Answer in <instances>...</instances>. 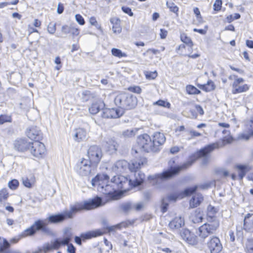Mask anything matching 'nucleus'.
Returning a JSON list of instances; mask_svg holds the SVG:
<instances>
[{
	"label": "nucleus",
	"instance_id": "obj_1",
	"mask_svg": "<svg viewBox=\"0 0 253 253\" xmlns=\"http://www.w3.org/2000/svg\"><path fill=\"white\" fill-rule=\"evenodd\" d=\"M109 176L107 174H97L91 180L92 186H97L98 192L105 195V201L98 196L82 203H76L70 206L69 210H64L62 212L51 215L48 218L50 223H57L66 219H73L76 214L82 211H88L105 205L110 201L117 200L121 198L119 191L126 189L127 177L123 175L114 176L111 179V184H108Z\"/></svg>",
	"mask_w": 253,
	"mask_h": 253
},
{
	"label": "nucleus",
	"instance_id": "obj_2",
	"mask_svg": "<svg viewBox=\"0 0 253 253\" xmlns=\"http://www.w3.org/2000/svg\"><path fill=\"white\" fill-rule=\"evenodd\" d=\"M218 147L217 143L209 144L191 155L186 162L180 165L170 166L161 173L149 175L148 179L154 181L156 184H159L177 175L182 170L191 167L197 159L200 158H202V165H206L208 163L210 153Z\"/></svg>",
	"mask_w": 253,
	"mask_h": 253
},
{
	"label": "nucleus",
	"instance_id": "obj_3",
	"mask_svg": "<svg viewBox=\"0 0 253 253\" xmlns=\"http://www.w3.org/2000/svg\"><path fill=\"white\" fill-rule=\"evenodd\" d=\"M152 139L150 136L144 133L137 138V144L140 151L149 153H158L162 149V146L166 141V137L163 133L156 132L154 133Z\"/></svg>",
	"mask_w": 253,
	"mask_h": 253
},
{
	"label": "nucleus",
	"instance_id": "obj_4",
	"mask_svg": "<svg viewBox=\"0 0 253 253\" xmlns=\"http://www.w3.org/2000/svg\"><path fill=\"white\" fill-rule=\"evenodd\" d=\"M114 102L116 106L125 111V110L134 108L137 104V99L130 93L123 92L116 96Z\"/></svg>",
	"mask_w": 253,
	"mask_h": 253
},
{
	"label": "nucleus",
	"instance_id": "obj_5",
	"mask_svg": "<svg viewBox=\"0 0 253 253\" xmlns=\"http://www.w3.org/2000/svg\"><path fill=\"white\" fill-rule=\"evenodd\" d=\"M87 155L92 167L97 168L103 156L102 149L99 146L91 145L88 149Z\"/></svg>",
	"mask_w": 253,
	"mask_h": 253
},
{
	"label": "nucleus",
	"instance_id": "obj_6",
	"mask_svg": "<svg viewBox=\"0 0 253 253\" xmlns=\"http://www.w3.org/2000/svg\"><path fill=\"white\" fill-rule=\"evenodd\" d=\"M96 168H93L92 164L89 163L87 159L83 158L82 160L78 162L74 167L75 171L80 175L87 176L94 171Z\"/></svg>",
	"mask_w": 253,
	"mask_h": 253
},
{
	"label": "nucleus",
	"instance_id": "obj_7",
	"mask_svg": "<svg viewBox=\"0 0 253 253\" xmlns=\"http://www.w3.org/2000/svg\"><path fill=\"white\" fill-rule=\"evenodd\" d=\"M67 245V243L65 239L57 238L55 239L51 244L46 243L42 246L39 247V252L40 253H48L53 250H58L61 246H64Z\"/></svg>",
	"mask_w": 253,
	"mask_h": 253
},
{
	"label": "nucleus",
	"instance_id": "obj_8",
	"mask_svg": "<svg viewBox=\"0 0 253 253\" xmlns=\"http://www.w3.org/2000/svg\"><path fill=\"white\" fill-rule=\"evenodd\" d=\"M218 221H213L210 223H204L199 228V236L203 239L206 238L209 234H212L219 227Z\"/></svg>",
	"mask_w": 253,
	"mask_h": 253
},
{
	"label": "nucleus",
	"instance_id": "obj_9",
	"mask_svg": "<svg viewBox=\"0 0 253 253\" xmlns=\"http://www.w3.org/2000/svg\"><path fill=\"white\" fill-rule=\"evenodd\" d=\"M179 234L182 239L187 244L192 246H196L199 243V239L193 232L187 228L179 230Z\"/></svg>",
	"mask_w": 253,
	"mask_h": 253
},
{
	"label": "nucleus",
	"instance_id": "obj_10",
	"mask_svg": "<svg viewBox=\"0 0 253 253\" xmlns=\"http://www.w3.org/2000/svg\"><path fill=\"white\" fill-rule=\"evenodd\" d=\"M125 111L120 108H105L102 110L101 117L105 119H115L122 116Z\"/></svg>",
	"mask_w": 253,
	"mask_h": 253
},
{
	"label": "nucleus",
	"instance_id": "obj_11",
	"mask_svg": "<svg viewBox=\"0 0 253 253\" xmlns=\"http://www.w3.org/2000/svg\"><path fill=\"white\" fill-rule=\"evenodd\" d=\"M42 219H38L29 227L26 229L22 233L21 236L23 238L29 236H34L40 231V227L42 225Z\"/></svg>",
	"mask_w": 253,
	"mask_h": 253
},
{
	"label": "nucleus",
	"instance_id": "obj_12",
	"mask_svg": "<svg viewBox=\"0 0 253 253\" xmlns=\"http://www.w3.org/2000/svg\"><path fill=\"white\" fill-rule=\"evenodd\" d=\"M31 154L35 157H42L45 151V147L43 143L39 141L32 142L30 148Z\"/></svg>",
	"mask_w": 253,
	"mask_h": 253
},
{
	"label": "nucleus",
	"instance_id": "obj_13",
	"mask_svg": "<svg viewBox=\"0 0 253 253\" xmlns=\"http://www.w3.org/2000/svg\"><path fill=\"white\" fill-rule=\"evenodd\" d=\"M15 150L24 152L30 150L32 142H29L25 138H17L14 142Z\"/></svg>",
	"mask_w": 253,
	"mask_h": 253
},
{
	"label": "nucleus",
	"instance_id": "obj_14",
	"mask_svg": "<svg viewBox=\"0 0 253 253\" xmlns=\"http://www.w3.org/2000/svg\"><path fill=\"white\" fill-rule=\"evenodd\" d=\"M207 247L211 253H219L223 248L219 239L216 236H213L207 242Z\"/></svg>",
	"mask_w": 253,
	"mask_h": 253
},
{
	"label": "nucleus",
	"instance_id": "obj_15",
	"mask_svg": "<svg viewBox=\"0 0 253 253\" xmlns=\"http://www.w3.org/2000/svg\"><path fill=\"white\" fill-rule=\"evenodd\" d=\"M26 134L30 139L40 141L42 138V134L40 128L37 126H32L27 128Z\"/></svg>",
	"mask_w": 253,
	"mask_h": 253
},
{
	"label": "nucleus",
	"instance_id": "obj_16",
	"mask_svg": "<svg viewBox=\"0 0 253 253\" xmlns=\"http://www.w3.org/2000/svg\"><path fill=\"white\" fill-rule=\"evenodd\" d=\"M63 211H62V212ZM60 213H61V212H60ZM58 213H59V212L56 213L55 214H50L46 219L45 220H42V225H41L40 227V231H41L42 233L45 234L46 235L51 236V237H54L55 236V233L51 230L47 226V224H58L62 223L64 222L65 221L67 220V219H66L64 220L63 222L57 223H50L49 222L48 218L52 215H55L57 214Z\"/></svg>",
	"mask_w": 253,
	"mask_h": 253
},
{
	"label": "nucleus",
	"instance_id": "obj_17",
	"mask_svg": "<svg viewBox=\"0 0 253 253\" xmlns=\"http://www.w3.org/2000/svg\"><path fill=\"white\" fill-rule=\"evenodd\" d=\"M104 234V232L100 229H97L94 230H90L86 232L82 233L81 234V237L83 239V242L90 240L93 238H96Z\"/></svg>",
	"mask_w": 253,
	"mask_h": 253
},
{
	"label": "nucleus",
	"instance_id": "obj_18",
	"mask_svg": "<svg viewBox=\"0 0 253 253\" xmlns=\"http://www.w3.org/2000/svg\"><path fill=\"white\" fill-rule=\"evenodd\" d=\"M198 188V185L186 187L184 190L179 192L180 199H181L193 195L197 192Z\"/></svg>",
	"mask_w": 253,
	"mask_h": 253
},
{
	"label": "nucleus",
	"instance_id": "obj_19",
	"mask_svg": "<svg viewBox=\"0 0 253 253\" xmlns=\"http://www.w3.org/2000/svg\"><path fill=\"white\" fill-rule=\"evenodd\" d=\"M129 164L125 160H120L116 162L113 169L118 172H123L128 168Z\"/></svg>",
	"mask_w": 253,
	"mask_h": 253
},
{
	"label": "nucleus",
	"instance_id": "obj_20",
	"mask_svg": "<svg viewBox=\"0 0 253 253\" xmlns=\"http://www.w3.org/2000/svg\"><path fill=\"white\" fill-rule=\"evenodd\" d=\"M10 247L11 244L6 239L0 237V253H12Z\"/></svg>",
	"mask_w": 253,
	"mask_h": 253
},
{
	"label": "nucleus",
	"instance_id": "obj_21",
	"mask_svg": "<svg viewBox=\"0 0 253 253\" xmlns=\"http://www.w3.org/2000/svg\"><path fill=\"white\" fill-rule=\"evenodd\" d=\"M61 32L65 35V36L63 37L64 38H65L67 35L70 33H71L73 37L78 36L80 33L79 29L67 25L62 26Z\"/></svg>",
	"mask_w": 253,
	"mask_h": 253
},
{
	"label": "nucleus",
	"instance_id": "obj_22",
	"mask_svg": "<svg viewBox=\"0 0 253 253\" xmlns=\"http://www.w3.org/2000/svg\"><path fill=\"white\" fill-rule=\"evenodd\" d=\"M185 224L183 218L181 216L176 217L169 223V226L171 229H178Z\"/></svg>",
	"mask_w": 253,
	"mask_h": 253
},
{
	"label": "nucleus",
	"instance_id": "obj_23",
	"mask_svg": "<svg viewBox=\"0 0 253 253\" xmlns=\"http://www.w3.org/2000/svg\"><path fill=\"white\" fill-rule=\"evenodd\" d=\"M238 170V176L239 180H242L247 172L250 170V168L246 165L237 164L235 166Z\"/></svg>",
	"mask_w": 253,
	"mask_h": 253
},
{
	"label": "nucleus",
	"instance_id": "obj_24",
	"mask_svg": "<svg viewBox=\"0 0 253 253\" xmlns=\"http://www.w3.org/2000/svg\"><path fill=\"white\" fill-rule=\"evenodd\" d=\"M74 136L76 141L78 142L84 141L86 138V132L84 129L79 128L76 129Z\"/></svg>",
	"mask_w": 253,
	"mask_h": 253
},
{
	"label": "nucleus",
	"instance_id": "obj_25",
	"mask_svg": "<svg viewBox=\"0 0 253 253\" xmlns=\"http://www.w3.org/2000/svg\"><path fill=\"white\" fill-rule=\"evenodd\" d=\"M142 183H141L137 179H135L134 180H131L130 179H128L127 178V185H126V189H124L123 190V192H126L129 190L130 189H132L133 188H135L140 186Z\"/></svg>",
	"mask_w": 253,
	"mask_h": 253
},
{
	"label": "nucleus",
	"instance_id": "obj_26",
	"mask_svg": "<svg viewBox=\"0 0 253 253\" xmlns=\"http://www.w3.org/2000/svg\"><path fill=\"white\" fill-rule=\"evenodd\" d=\"M197 85L201 89L206 92H210L215 88L214 83L211 80H209L206 84H198Z\"/></svg>",
	"mask_w": 253,
	"mask_h": 253
},
{
	"label": "nucleus",
	"instance_id": "obj_27",
	"mask_svg": "<svg viewBox=\"0 0 253 253\" xmlns=\"http://www.w3.org/2000/svg\"><path fill=\"white\" fill-rule=\"evenodd\" d=\"M203 198L202 197H196L193 196L189 201V205L190 208H195L200 205Z\"/></svg>",
	"mask_w": 253,
	"mask_h": 253
},
{
	"label": "nucleus",
	"instance_id": "obj_28",
	"mask_svg": "<svg viewBox=\"0 0 253 253\" xmlns=\"http://www.w3.org/2000/svg\"><path fill=\"white\" fill-rule=\"evenodd\" d=\"M180 40L188 46H193L194 43L191 39L186 34L182 33L180 36Z\"/></svg>",
	"mask_w": 253,
	"mask_h": 253
},
{
	"label": "nucleus",
	"instance_id": "obj_29",
	"mask_svg": "<svg viewBox=\"0 0 253 253\" xmlns=\"http://www.w3.org/2000/svg\"><path fill=\"white\" fill-rule=\"evenodd\" d=\"M233 88L232 93L233 94H237L247 91L249 89V86L247 84H245L240 86L237 85L236 87H233Z\"/></svg>",
	"mask_w": 253,
	"mask_h": 253
},
{
	"label": "nucleus",
	"instance_id": "obj_30",
	"mask_svg": "<svg viewBox=\"0 0 253 253\" xmlns=\"http://www.w3.org/2000/svg\"><path fill=\"white\" fill-rule=\"evenodd\" d=\"M119 208L123 212L126 213L133 208V207L131 202H127L121 204L119 206Z\"/></svg>",
	"mask_w": 253,
	"mask_h": 253
},
{
	"label": "nucleus",
	"instance_id": "obj_31",
	"mask_svg": "<svg viewBox=\"0 0 253 253\" xmlns=\"http://www.w3.org/2000/svg\"><path fill=\"white\" fill-rule=\"evenodd\" d=\"M143 165V163L139 161V162H132L131 165L129 164L128 169L131 171L135 172L136 171H139V169L140 168L141 166Z\"/></svg>",
	"mask_w": 253,
	"mask_h": 253
},
{
	"label": "nucleus",
	"instance_id": "obj_32",
	"mask_svg": "<svg viewBox=\"0 0 253 253\" xmlns=\"http://www.w3.org/2000/svg\"><path fill=\"white\" fill-rule=\"evenodd\" d=\"M121 228L122 225L121 223H119L115 225H109L107 226H105V229H104V231H103V232H104V234L106 233H111L115 231L117 229H121Z\"/></svg>",
	"mask_w": 253,
	"mask_h": 253
},
{
	"label": "nucleus",
	"instance_id": "obj_33",
	"mask_svg": "<svg viewBox=\"0 0 253 253\" xmlns=\"http://www.w3.org/2000/svg\"><path fill=\"white\" fill-rule=\"evenodd\" d=\"M111 53L113 55L119 58L127 56V54L126 53L122 52L121 49L116 48H113L111 50Z\"/></svg>",
	"mask_w": 253,
	"mask_h": 253
},
{
	"label": "nucleus",
	"instance_id": "obj_34",
	"mask_svg": "<svg viewBox=\"0 0 253 253\" xmlns=\"http://www.w3.org/2000/svg\"><path fill=\"white\" fill-rule=\"evenodd\" d=\"M71 229L69 227H66L64 229L63 233L65 235L62 239L66 240V243L68 244L72 239V233L71 231Z\"/></svg>",
	"mask_w": 253,
	"mask_h": 253
},
{
	"label": "nucleus",
	"instance_id": "obj_35",
	"mask_svg": "<svg viewBox=\"0 0 253 253\" xmlns=\"http://www.w3.org/2000/svg\"><path fill=\"white\" fill-rule=\"evenodd\" d=\"M186 91L189 94H199L201 93V91L193 85H187Z\"/></svg>",
	"mask_w": 253,
	"mask_h": 253
},
{
	"label": "nucleus",
	"instance_id": "obj_36",
	"mask_svg": "<svg viewBox=\"0 0 253 253\" xmlns=\"http://www.w3.org/2000/svg\"><path fill=\"white\" fill-rule=\"evenodd\" d=\"M136 131L134 129H126L122 132L121 136L125 138L131 137L135 135Z\"/></svg>",
	"mask_w": 253,
	"mask_h": 253
},
{
	"label": "nucleus",
	"instance_id": "obj_37",
	"mask_svg": "<svg viewBox=\"0 0 253 253\" xmlns=\"http://www.w3.org/2000/svg\"><path fill=\"white\" fill-rule=\"evenodd\" d=\"M154 105H158L159 106L163 107L165 108H169V109L171 106L170 103L166 100L159 99L157 100V101H155L153 103Z\"/></svg>",
	"mask_w": 253,
	"mask_h": 253
},
{
	"label": "nucleus",
	"instance_id": "obj_38",
	"mask_svg": "<svg viewBox=\"0 0 253 253\" xmlns=\"http://www.w3.org/2000/svg\"><path fill=\"white\" fill-rule=\"evenodd\" d=\"M167 200L169 202H176L178 199H180L179 192L173 193L167 195V197H165Z\"/></svg>",
	"mask_w": 253,
	"mask_h": 253
},
{
	"label": "nucleus",
	"instance_id": "obj_39",
	"mask_svg": "<svg viewBox=\"0 0 253 253\" xmlns=\"http://www.w3.org/2000/svg\"><path fill=\"white\" fill-rule=\"evenodd\" d=\"M169 207V203L168 202L166 198H163L161 200V211L163 213H165L167 211Z\"/></svg>",
	"mask_w": 253,
	"mask_h": 253
},
{
	"label": "nucleus",
	"instance_id": "obj_40",
	"mask_svg": "<svg viewBox=\"0 0 253 253\" xmlns=\"http://www.w3.org/2000/svg\"><path fill=\"white\" fill-rule=\"evenodd\" d=\"M12 121V119L11 116L5 114L0 115V125H2L6 123H11Z\"/></svg>",
	"mask_w": 253,
	"mask_h": 253
},
{
	"label": "nucleus",
	"instance_id": "obj_41",
	"mask_svg": "<svg viewBox=\"0 0 253 253\" xmlns=\"http://www.w3.org/2000/svg\"><path fill=\"white\" fill-rule=\"evenodd\" d=\"M100 110L99 105L97 103H93L89 108V111L92 115H96Z\"/></svg>",
	"mask_w": 253,
	"mask_h": 253
},
{
	"label": "nucleus",
	"instance_id": "obj_42",
	"mask_svg": "<svg viewBox=\"0 0 253 253\" xmlns=\"http://www.w3.org/2000/svg\"><path fill=\"white\" fill-rule=\"evenodd\" d=\"M145 77L148 80H154L158 76V73L154 71H145L144 72Z\"/></svg>",
	"mask_w": 253,
	"mask_h": 253
},
{
	"label": "nucleus",
	"instance_id": "obj_43",
	"mask_svg": "<svg viewBox=\"0 0 253 253\" xmlns=\"http://www.w3.org/2000/svg\"><path fill=\"white\" fill-rule=\"evenodd\" d=\"M166 5L167 7L169 9L170 11L176 13L177 15V12L178 11L179 8L178 7L174 4V3L172 2H167Z\"/></svg>",
	"mask_w": 253,
	"mask_h": 253
},
{
	"label": "nucleus",
	"instance_id": "obj_44",
	"mask_svg": "<svg viewBox=\"0 0 253 253\" xmlns=\"http://www.w3.org/2000/svg\"><path fill=\"white\" fill-rule=\"evenodd\" d=\"M135 178L142 184L144 182L145 179V175L144 173L140 171H136L134 173Z\"/></svg>",
	"mask_w": 253,
	"mask_h": 253
},
{
	"label": "nucleus",
	"instance_id": "obj_45",
	"mask_svg": "<svg viewBox=\"0 0 253 253\" xmlns=\"http://www.w3.org/2000/svg\"><path fill=\"white\" fill-rule=\"evenodd\" d=\"M193 12L197 18L198 24L203 23L204 22V20L201 16L199 9L198 7H195L194 8Z\"/></svg>",
	"mask_w": 253,
	"mask_h": 253
},
{
	"label": "nucleus",
	"instance_id": "obj_46",
	"mask_svg": "<svg viewBox=\"0 0 253 253\" xmlns=\"http://www.w3.org/2000/svg\"><path fill=\"white\" fill-rule=\"evenodd\" d=\"M243 229L246 231L253 230V218L249 220L247 224H243Z\"/></svg>",
	"mask_w": 253,
	"mask_h": 253
},
{
	"label": "nucleus",
	"instance_id": "obj_47",
	"mask_svg": "<svg viewBox=\"0 0 253 253\" xmlns=\"http://www.w3.org/2000/svg\"><path fill=\"white\" fill-rule=\"evenodd\" d=\"M19 184V181L15 179L9 181L8 185L9 188L12 190H15L17 188Z\"/></svg>",
	"mask_w": 253,
	"mask_h": 253
},
{
	"label": "nucleus",
	"instance_id": "obj_48",
	"mask_svg": "<svg viewBox=\"0 0 253 253\" xmlns=\"http://www.w3.org/2000/svg\"><path fill=\"white\" fill-rule=\"evenodd\" d=\"M8 197V193L6 188H3L0 191V202H2L3 200H5Z\"/></svg>",
	"mask_w": 253,
	"mask_h": 253
},
{
	"label": "nucleus",
	"instance_id": "obj_49",
	"mask_svg": "<svg viewBox=\"0 0 253 253\" xmlns=\"http://www.w3.org/2000/svg\"><path fill=\"white\" fill-rule=\"evenodd\" d=\"M222 0H215L213 5V10L215 11H220L222 7Z\"/></svg>",
	"mask_w": 253,
	"mask_h": 253
},
{
	"label": "nucleus",
	"instance_id": "obj_50",
	"mask_svg": "<svg viewBox=\"0 0 253 253\" xmlns=\"http://www.w3.org/2000/svg\"><path fill=\"white\" fill-rule=\"evenodd\" d=\"M127 89L131 92L137 94H140L142 91L141 87L139 86L136 85L130 86L128 87Z\"/></svg>",
	"mask_w": 253,
	"mask_h": 253
},
{
	"label": "nucleus",
	"instance_id": "obj_51",
	"mask_svg": "<svg viewBox=\"0 0 253 253\" xmlns=\"http://www.w3.org/2000/svg\"><path fill=\"white\" fill-rule=\"evenodd\" d=\"M48 32L50 34H54L56 31V23L50 22L47 26Z\"/></svg>",
	"mask_w": 253,
	"mask_h": 253
},
{
	"label": "nucleus",
	"instance_id": "obj_52",
	"mask_svg": "<svg viewBox=\"0 0 253 253\" xmlns=\"http://www.w3.org/2000/svg\"><path fill=\"white\" fill-rule=\"evenodd\" d=\"M121 9L123 12L128 14L129 16H133V13L130 7L126 6H123L121 7Z\"/></svg>",
	"mask_w": 253,
	"mask_h": 253
},
{
	"label": "nucleus",
	"instance_id": "obj_53",
	"mask_svg": "<svg viewBox=\"0 0 253 253\" xmlns=\"http://www.w3.org/2000/svg\"><path fill=\"white\" fill-rule=\"evenodd\" d=\"M75 18L77 22L81 25H84L85 24V21L83 17L80 14L75 15Z\"/></svg>",
	"mask_w": 253,
	"mask_h": 253
},
{
	"label": "nucleus",
	"instance_id": "obj_54",
	"mask_svg": "<svg viewBox=\"0 0 253 253\" xmlns=\"http://www.w3.org/2000/svg\"><path fill=\"white\" fill-rule=\"evenodd\" d=\"M90 91L85 90L82 92V99L84 102H86L88 101L90 97Z\"/></svg>",
	"mask_w": 253,
	"mask_h": 253
},
{
	"label": "nucleus",
	"instance_id": "obj_55",
	"mask_svg": "<svg viewBox=\"0 0 253 253\" xmlns=\"http://www.w3.org/2000/svg\"><path fill=\"white\" fill-rule=\"evenodd\" d=\"M245 251L246 253H253V242L246 245Z\"/></svg>",
	"mask_w": 253,
	"mask_h": 253
},
{
	"label": "nucleus",
	"instance_id": "obj_56",
	"mask_svg": "<svg viewBox=\"0 0 253 253\" xmlns=\"http://www.w3.org/2000/svg\"><path fill=\"white\" fill-rule=\"evenodd\" d=\"M208 28V26L206 25L205 26V29H204L194 28L193 31L195 32H197L201 35H204L207 33Z\"/></svg>",
	"mask_w": 253,
	"mask_h": 253
},
{
	"label": "nucleus",
	"instance_id": "obj_57",
	"mask_svg": "<svg viewBox=\"0 0 253 253\" xmlns=\"http://www.w3.org/2000/svg\"><path fill=\"white\" fill-rule=\"evenodd\" d=\"M234 140L233 137L231 136H226L223 138V142L225 144H230L232 143Z\"/></svg>",
	"mask_w": 253,
	"mask_h": 253
},
{
	"label": "nucleus",
	"instance_id": "obj_58",
	"mask_svg": "<svg viewBox=\"0 0 253 253\" xmlns=\"http://www.w3.org/2000/svg\"><path fill=\"white\" fill-rule=\"evenodd\" d=\"M23 184L26 187L29 188H32L33 186L32 182H30V180L27 177L25 179L23 178Z\"/></svg>",
	"mask_w": 253,
	"mask_h": 253
},
{
	"label": "nucleus",
	"instance_id": "obj_59",
	"mask_svg": "<svg viewBox=\"0 0 253 253\" xmlns=\"http://www.w3.org/2000/svg\"><path fill=\"white\" fill-rule=\"evenodd\" d=\"M112 29L114 33H120L122 31V27L119 24L113 25Z\"/></svg>",
	"mask_w": 253,
	"mask_h": 253
},
{
	"label": "nucleus",
	"instance_id": "obj_60",
	"mask_svg": "<svg viewBox=\"0 0 253 253\" xmlns=\"http://www.w3.org/2000/svg\"><path fill=\"white\" fill-rule=\"evenodd\" d=\"M207 210L209 213L212 214H214L217 212L216 209L211 205L208 206Z\"/></svg>",
	"mask_w": 253,
	"mask_h": 253
},
{
	"label": "nucleus",
	"instance_id": "obj_61",
	"mask_svg": "<svg viewBox=\"0 0 253 253\" xmlns=\"http://www.w3.org/2000/svg\"><path fill=\"white\" fill-rule=\"evenodd\" d=\"M23 238L21 236V233L17 236L14 237L10 239V243L12 244H16L19 242L20 240Z\"/></svg>",
	"mask_w": 253,
	"mask_h": 253
},
{
	"label": "nucleus",
	"instance_id": "obj_62",
	"mask_svg": "<svg viewBox=\"0 0 253 253\" xmlns=\"http://www.w3.org/2000/svg\"><path fill=\"white\" fill-rule=\"evenodd\" d=\"M110 147H113L115 150H117L116 148V145L117 144V142L115 141L114 138H110L106 142Z\"/></svg>",
	"mask_w": 253,
	"mask_h": 253
},
{
	"label": "nucleus",
	"instance_id": "obj_63",
	"mask_svg": "<svg viewBox=\"0 0 253 253\" xmlns=\"http://www.w3.org/2000/svg\"><path fill=\"white\" fill-rule=\"evenodd\" d=\"M74 241L77 244L80 246L82 245L83 239L81 237V235L80 234V236H75L74 237Z\"/></svg>",
	"mask_w": 253,
	"mask_h": 253
},
{
	"label": "nucleus",
	"instance_id": "obj_64",
	"mask_svg": "<svg viewBox=\"0 0 253 253\" xmlns=\"http://www.w3.org/2000/svg\"><path fill=\"white\" fill-rule=\"evenodd\" d=\"M76 248L72 244H70L68 246L67 252L68 253H76Z\"/></svg>",
	"mask_w": 253,
	"mask_h": 253
}]
</instances>
